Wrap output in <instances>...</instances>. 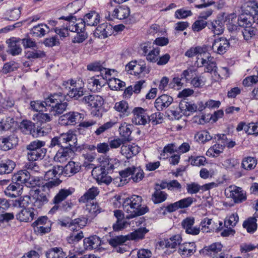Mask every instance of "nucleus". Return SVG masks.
<instances>
[{"label":"nucleus","mask_w":258,"mask_h":258,"mask_svg":"<svg viewBox=\"0 0 258 258\" xmlns=\"http://www.w3.org/2000/svg\"><path fill=\"white\" fill-rule=\"evenodd\" d=\"M118 161L115 159L106 158L101 163L99 166L93 169L92 175L94 176L99 184H109L112 181V178L108 176L107 174L118 166Z\"/></svg>","instance_id":"1"},{"label":"nucleus","mask_w":258,"mask_h":258,"mask_svg":"<svg viewBox=\"0 0 258 258\" xmlns=\"http://www.w3.org/2000/svg\"><path fill=\"white\" fill-rule=\"evenodd\" d=\"M142 201V197L137 195H133L124 200L122 206L124 211L127 214L126 219H130L144 215L148 211L147 207L141 206Z\"/></svg>","instance_id":"2"},{"label":"nucleus","mask_w":258,"mask_h":258,"mask_svg":"<svg viewBox=\"0 0 258 258\" xmlns=\"http://www.w3.org/2000/svg\"><path fill=\"white\" fill-rule=\"evenodd\" d=\"M63 100L61 93H55L45 99V104L48 106V110L54 115H59L66 110L68 106V103L63 102Z\"/></svg>","instance_id":"3"},{"label":"nucleus","mask_w":258,"mask_h":258,"mask_svg":"<svg viewBox=\"0 0 258 258\" xmlns=\"http://www.w3.org/2000/svg\"><path fill=\"white\" fill-rule=\"evenodd\" d=\"M148 232L145 228H140L126 235H118L113 236L108 240L109 244L112 247L122 245L127 240L143 239L145 234Z\"/></svg>","instance_id":"4"},{"label":"nucleus","mask_w":258,"mask_h":258,"mask_svg":"<svg viewBox=\"0 0 258 258\" xmlns=\"http://www.w3.org/2000/svg\"><path fill=\"white\" fill-rule=\"evenodd\" d=\"M61 182V180L56 178L44 183L39 177L32 176L30 175V178L28 179L25 185L28 187L33 188L32 190L40 188L43 191L48 194L51 188L58 186Z\"/></svg>","instance_id":"5"},{"label":"nucleus","mask_w":258,"mask_h":258,"mask_svg":"<svg viewBox=\"0 0 258 258\" xmlns=\"http://www.w3.org/2000/svg\"><path fill=\"white\" fill-rule=\"evenodd\" d=\"M236 19L235 14H225L218 17L217 19L212 22L210 25V29L215 35H220L223 32L224 25L226 23H230L233 19Z\"/></svg>","instance_id":"6"},{"label":"nucleus","mask_w":258,"mask_h":258,"mask_svg":"<svg viewBox=\"0 0 258 258\" xmlns=\"http://www.w3.org/2000/svg\"><path fill=\"white\" fill-rule=\"evenodd\" d=\"M77 137L73 133L68 132L62 134L59 137H55L51 139L49 147L52 148L56 146L64 147L66 144H69L70 147H75L77 145Z\"/></svg>","instance_id":"7"},{"label":"nucleus","mask_w":258,"mask_h":258,"mask_svg":"<svg viewBox=\"0 0 258 258\" xmlns=\"http://www.w3.org/2000/svg\"><path fill=\"white\" fill-rule=\"evenodd\" d=\"M87 223V219L84 217L72 220L68 217L62 220H58V224L61 227L69 228L76 232L78 231L77 228H82L86 226Z\"/></svg>","instance_id":"8"},{"label":"nucleus","mask_w":258,"mask_h":258,"mask_svg":"<svg viewBox=\"0 0 258 258\" xmlns=\"http://www.w3.org/2000/svg\"><path fill=\"white\" fill-rule=\"evenodd\" d=\"M83 114L75 111H71L61 116L59 118V123L62 125H75L83 120Z\"/></svg>","instance_id":"9"},{"label":"nucleus","mask_w":258,"mask_h":258,"mask_svg":"<svg viewBox=\"0 0 258 258\" xmlns=\"http://www.w3.org/2000/svg\"><path fill=\"white\" fill-rule=\"evenodd\" d=\"M59 20H64L67 21L66 27L71 32L82 31L85 29V24L82 19L77 20L76 18L70 15L67 17L62 16L59 18Z\"/></svg>","instance_id":"10"},{"label":"nucleus","mask_w":258,"mask_h":258,"mask_svg":"<svg viewBox=\"0 0 258 258\" xmlns=\"http://www.w3.org/2000/svg\"><path fill=\"white\" fill-rule=\"evenodd\" d=\"M222 248V245L220 243H214L210 245L205 246L202 249L203 253L205 255L210 256L212 258H227V255L220 252Z\"/></svg>","instance_id":"11"},{"label":"nucleus","mask_w":258,"mask_h":258,"mask_svg":"<svg viewBox=\"0 0 258 258\" xmlns=\"http://www.w3.org/2000/svg\"><path fill=\"white\" fill-rule=\"evenodd\" d=\"M134 116L132 122L136 125H145L149 123V115L142 107H135L132 110Z\"/></svg>","instance_id":"12"},{"label":"nucleus","mask_w":258,"mask_h":258,"mask_svg":"<svg viewBox=\"0 0 258 258\" xmlns=\"http://www.w3.org/2000/svg\"><path fill=\"white\" fill-rule=\"evenodd\" d=\"M76 147H70L69 144H66L64 147H61L58 150L54 159L56 161L63 162L67 160L68 158L74 155V149Z\"/></svg>","instance_id":"13"},{"label":"nucleus","mask_w":258,"mask_h":258,"mask_svg":"<svg viewBox=\"0 0 258 258\" xmlns=\"http://www.w3.org/2000/svg\"><path fill=\"white\" fill-rule=\"evenodd\" d=\"M230 46L228 40L223 37L215 39L212 46L213 51L219 54H223L226 52Z\"/></svg>","instance_id":"14"},{"label":"nucleus","mask_w":258,"mask_h":258,"mask_svg":"<svg viewBox=\"0 0 258 258\" xmlns=\"http://www.w3.org/2000/svg\"><path fill=\"white\" fill-rule=\"evenodd\" d=\"M41 191L42 190L40 188H36L31 190V195L35 200L34 206L38 208H41L48 202L46 195L41 193Z\"/></svg>","instance_id":"15"},{"label":"nucleus","mask_w":258,"mask_h":258,"mask_svg":"<svg viewBox=\"0 0 258 258\" xmlns=\"http://www.w3.org/2000/svg\"><path fill=\"white\" fill-rule=\"evenodd\" d=\"M82 102L92 108L98 109L103 105L104 100L100 96L90 95L84 96L82 99Z\"/></svg>","instance_id":"16"},{"label":"nucleus","mask_w":258,"mask_h":258,"mask_svg":"<svg viewBox=\"0 0 258 258\" xmlns=\"http://www.w3.org/2000/svg\"><path fill=\"white\" fill-rule=\"evenodd\" d=\"M20 39L15 37L11 38L7 40L8 45L7 52L13 56H16L22 53V49L19 44Z\"/></svg>","instance_id":"17"},{"label":"nucleus","mask_w":258,"mask_h":258,"mask_svg":"<svg viewBox=\"0 0 258 258\" xmlns=\"http://www.w3.org/2000/svg\"><path fill=\"white\" fill-rule=\"evenodd\" d=\"M172 97L167 94H163L158 97L154 103L155 107L159 111L167 108L173 102Z\"/></svg>","instance_id":"18"},{"label":"nucleus","mask_w":258,"mask_h":258,"mask_svg":"<svg viewBox=\"0 0 258 258\" xmlns=\"http://www.w3.org/2000/svg\"><path fill=\"white\" fill-rule=\"evenodd\" d=\"M195 219L193 217H187L182 220L181 225L185 232L187 234L196 235L199 234L200 231V227H194Z\"/></svg>","instance_id":"19"},{"label":"nucleus","mask_w":258,"mask_h":258,"mask_svg":"<svg viewBox=\"0 0 258 258\" xmlns=\"http://www.w3.org/2000/svg\"><path fill=\"white\" fill-rule=\"evenodd\" d=\"M182 238L180 234L172 236L170 238L164 239L159 242L161 247L174 249L177 246H180Z\"/></svg>","instance_id":"20"},{"label":"nucleus","mask_w":258,"mask_h":258,"mask_svg":"<svg viewBox=\"0 0 258 258\" xmlns=\"http://www.w3.org/2000/svg\"><path fill=\"white\" fill-rule=\"evenodd\" d=\"M107 82V80H106L102 75L93 77L88 80V87L91 90L98 91L104 86Z\"/></svg>","instance_id":"21"},{"label":"nucleus","mask_w":258,"mask_h":258,"mask_svg":"<svg viewBox=\"0 0 258 258\" xmlns=\"http://www.w3.org/2000/svg\"><path fill=\"white\" fill-rule=\"evenodd\" d=\"M81 168V165L80 163L71 161L64 167H62V174L71 177L78 173Z\"/></svg>","instance_id":"22"},{"label":"nucleus","mask_w":258,"mask_h":258,"mask_svg":"<svg viewBox=\"0 0 258 258\" xmlns=\"http://www.w3.org/2000/svg\"><path fill=\"white\" fill-rule=\"evenodd\" d=\"M17 143V139L14 135L3 136L0 138V149L8 151L14 147Z\"/></svg>","instance_id":"23"},{"label":"nucleus","mask_w":258,"mask_h":258,"mask_svg":"<svg viewBox=\"0 0 258 258\" xmlns=\"http://www.w3.org/2000/svg\"><path fill=\"white\" fill-rule=\"evenodd\" d=\"M238 132L244 130L246 133L249 135H258V122H250L246 124L245 122H240L237 127Z\"/></svg>","instance_id":"24"},{"label":"nucleus","mask_w":258,"mask_h":258,"mask_svg":"<svg viewBox=\"0 0 258 258\" xmlns=\"http://www.w3.org/2000/svg\"><path fill=\"white\" fill-rule=\"evenodd\" d=\"M34 211L33 208H23L17 214V219L21 222H30L33 220L35 215Z\"/></svg>","instance_id":"25"},{"label":"nucleus","mask_w":258,"mask_h":258,"mask_svg":"<svg viewBox=\"0 0 258 258\" xmlns=\"http://www.w3.org/2000/svg\"><path fill=\"white\" fill-rule=\"evenodd\" d=\"M230 192L229 197L232 198L236 203H241L246 200L241 188L234 186H230L228 188Z\"/></svg>","instance_id":"26"},{"label":"nucleus","mask_w":258,"mask_h":258,"mask_svg":"<svg viewBox=\"0 0 258 258\" xmlns=\"http://www.w3.org/2000/svg\"><path fill=\"white\" fill-rule=\"evenodd\" d=\"M197 109V106L185 100L181 101L178 105V110H180L182 114L186 116L190 115L191 113L196 111Z\"/></svg>","instance_id":"27"},{"label":"nucleus","mask_w":258,"mask_h":258,"mask_svg":"<svg viewBox=\"0 0 258 258\" xmlns=\"http://www.w3.org/2000/svg\"><path fill=\"white\" fill-rule=\"evenodd\" d=\"M30 173L27 170H21L13 175L12 181L22 186L23 184L25 185L28 179L30 178Z\"/></svg>","instance_id":"28"},{"label":"nucleus","mask_w":258,"mask_h":258,"mask_svg":"<svg viewBox=\"0 0 258 258\" xmlns=\"http://www.w3.org/2000/svg\"><path fill=\"white\" fill-rule=\"evenodd\" d=\"M99 193V189L97 187L92 186L79 199V202L81 203L91 202V201L98 195Z\"/></svg>","instance_id":"29"},{"label":"nucleus","mask_w":258,"mask_h":258,"mask_svg":"<svg viewBox=\"0 0 258 258\" xmlns=\"http://www.w3.org/2000/svg\"><path fill=\"white\" fill-rule=\"evenodd\" d=\"M87 69L91 71L100 72V75L104 76V78H106L108 73L114 72V70L107 69L105 68L100 61H96L88 64L87 66Z\"/></svg>","instance_id":"30"},{"label":"nucleus","mask_w":258,"mask_h":258,"mask_svg":"<svg viewBox=\"0 0 258 258\" xmlns=\"http://www.w3.org/2000/svg\"><path fill=\"white\" fill-rule=\"evenodd\" d=\"M49 27L45 24L41 23L33 27L30 33L33 36L42 37L49 32Z\"/></svg>","instance_id":"31"},{"label":"nucleus","mask_w":258,"mask_h":258,"mask_svg":"<svg viewBox=\"0 0 258 258\" xmlns=\"http://www.w3.org/2000/svg\"><path fill=\"white\" fill-rule=\"evenodd\" d=\"M112 32V26L107 23L99 25L95 31V34L101 38H105L111 35Z\"/></svg>","instance_id":"32"},{"label":"nucleus","mask_w":258,"mask_h":258,"mask_svg":"<svg viewBox=\"0 0 258 258\" xmlns=\"http://www.w3.org/2000/svg\"><path fill=\"white\" fill-rule=\"evenodd\" d=\"M114 216L116 218L117 220L115 224L113 225V228L115 231L120 230L124 228L126 222L125 221L124 219V214L119 210H116L114 211Z\"/></svg>","instance_id":"33"},{"label":"nucleus","mask_w":258,"mask_h":258,"mask_svg":"<svg viewBox=\"0 0 258 258\" xmlns=\"http://www.w3.org/2000/svg\"><path fill=\"white\" fill-rule=\"evenodd\" d=\"M73 193L70 189L62 188L59 190L52 200L53 204L61 205L65 202L67 198Z\"/></svg>","instance_id":"34"},{"label":"nucleus","mask_w":258,"mask_h":258,"mask_svg":"<svg viewBox=\"0 0 258 258\" xmlns=\"http://www.w3.org/2000/svg\"><path fill=\"white\" fill-rule=\"evenodd\" d=\"M99 14L94 12L92 11L89 13L85 15L82 21L83 22V24L85 26H96L99 21Z\"/></svg>","instance_id":"35"},{"label":"nucleus","mask_w":258,"mask_h":258,"mask_svg":"<svg viewBox=\"0 0 258 258\" xmlns=\"http://www.w3.org/2000/svg\"><path fill=\"white\" fill-rule=\"evenodd\" d=\"M101 240L97 236H93L84 239L85 248L88 249H97L101 245Z\"/></svg>","instance_id":"36"},{"label":"nucleus","mask_w":258,"mask_h":258,"mask_svg":"<svg viewBox=\"0 0 258 258\" xmlns=\"http://www.w3.org/2000/svg\"><path fill=\"white\" fill-rule=\"evenodd\" d=\"M139 152L140 148L138 146L134 145L122 146L120 150L121 153L125 155L127 158H130L133 156L136 155Z\"/></svg>","instance_id":"37"},{"label":"nucleus","mask_w":258,"mask_h":258,"mask_svg":"<svg viewBox=\"0 0 258 258\" xmlns=\"http://www.w3.org/2000/svg\"><path fill=\"white\" fill-rule=\"evenodd\" d=\"M16 166L15 163L11 160L7 159L0 162V174H9Z\"/></svg>","instance_id":"38"},{"label":"nucleus","mask_w":258,"mask_h":258,"mask_svg":"<svg viewBox=\"0 0 258 258\" xmlns=\"http://www.w3.org/2000/svg\"><path fill=\"white\" fill-rule=\"evenodd\" d=\"M62 166H54L52 169H49L45 172L44 177L46 180L51 179V180H54L56 178L59 179V177L62 174Z\"/></svg>","instance_id":"39"},{"label":"nucleus","mask_w":258,"mask_h":258,"mask_svg":"<svg viewBox=\"0 0 258 258\" xmlns=\"http://www.w3.org/2000/svg\"><path fill=\"white\" fill-rule=\"evenodd\" d=\"M46 258H67L66 252L61 247H53L45 252Z\"/></svg>","instance_id":"40"},{"label":"nucleus","mask_w":258,"mask_h":258,"mask_svg":"<svg viewBox=\"0 0 258 258\" xmlns=\"http://www.w3.org/2000/svg\"><path fill=\"white\" fill-rule=\"evenodd\" d=\"M114 108L115 110L122 114L123 116H127L132 112V109L129 107L125 101L117 102L115 104Z\"/></svg>","instance_id":"41"},{"label":"nucleus","mask_w":258,"mask_h":258,"mask_svg":"<svg viewBox=\"0 0 258 258\" xmlns=\"http://www.w3.org/2000/svg\"><path fill=\"white\" fill-rule=\"evenodd\" d=\"M196 251V245L194 242L185 243L179 246V252L182 255L189 256Z\"/></svg>","instance_id":"42"},{"label":"nucleus","mask_w":258,"mask_h":258,"mask_svg":"<svg viewBox=\"0 0 258 258\" xmlns=\"http://www.w3.org/2000/svg\"><path fill=\"white\" fill-rule=\"evenodd\" d=\"M111 72L108 73L106 76V80H107L108 84L112 89L120 90L125 86V83L118 79L111 77Z\"/></svg>","instance_id":"43"},{"label":"nucleus","mask_w":258,"mask_h":258,"mask_svg":"<svg viewBox=\"0 0 258 258\" xmlns=\"http://www.w3.org/2000/svg\"><path fill=\"white\" fill-rule=\"evenodd\" d=\"M53 204L54 205L49 211L48 213V215H52L59 210L65 212L69 211L73 207V204L70 201H65L61 205L59 204Z\"/></svg>","instance_id":"44"},{"label":"nucleus","mask_w":258,"mask_h":258,"mask_svg":"<svg viewBox=\"0 0 258 258\" xmlns=\"http://www.w3.org/2000/svg\"><path fill=\"white\" fill-rule=\"evenodd\" d=\"M240 32L242 34L244 39L249 40L252 36L258 35V28L251 24V25L243 28Z\"/></svg>","instance_id":"45"},{"label":"nucleus","mask_w":258,"mask_h":258,"mask_svg":"<svg viewBox=\"0 0 258 258\" xmlns=\"http://www.w3.org/2000/svg\"><path fill=\"white\" fill-rule=\"evenodd\" d=\"M133 127V125L127 124L126 122H123L121 124L119 127V132L121 136L123 138V140L128 141L130 140Z\"/></svg>","instance_id":"46"},{"label":"nucleus","mask_w":258,"mask_h":258,"mask_svg":"<svg viewBox=\"0 0 258 258\" xmlns=\"http://www.w3.org/2000/svg\"><path fill=\"white\" fill-rule=\"evenodd\" d=\"M130 13V10L128 7L123 6L120 7L118 9H115L112 15L114 18H116L119 20H122L126 18Z\"/></svg>","instance_id":"47"},{"label":"nucleus","mask_w":258,"mask_h":258,"mask_svg":"<svg viewBox=\"0 0 258 258\" xmlns=\"http://www.w3.org/2000/svg\"><path fill=\"white\" fill-rule=\"evenodd\" d=\"M84 4V0H76L69 4L67 6V10L70 14L74 15L82 8Z\"/></svg>","instance_id":"48"},{"label":"nucleus","mask_w":258,"mask_h":258,"mask_svg":"<svg viewBox=\"0 0 258 258\" xmlns=\"http://www.w3.org/2000/svg\"><path fill=\"white\" fill-rule=\"evenodd\" d=\"M257 220L255 217H250L243 223V226L249 233H253L257 229Z\"/></svg>","instance_id":"49"},{"label":"nucleus","mask_w":258,"mask_h":258,"mask_svg":"<svg viewBox=\"0 0 258 258\" xmlns=\"http://www.w3.org/2000/svg\"><path fill=\"white\" fill-rule=\"evenodd\" d=\"M205 67V72L210 73H214L216 75L217 73L218 68L214 57L207 60L205 65L201 64L199 67Z\"/></svg>","instance_id":"50"},{"label":"nucleus","mask_w":258,"mask_h":258,"mask_svg":"<svg viewBox=\"0 0 258 258\" xmlns=\"http://www.w3.org/2000/svg\"><path fill=\"white\" fill-rule=\"evenodd\" d=\"M199 49L197 59L198 60H201V64L205 65V62L207 61V60L210 59L212 57L208 51L206 47H200Z\"/></svg>","instance_id":"51"},{"label":"nucleus","mask_w":258,"mask_h":258,"mask_svg":"<svg viewBox=\"0 0 258 258\" xmlns=\"http://www.w3.org/2000/svg\"><path fill=\"white\" fill-rule=\"evenodd\" d=\"M46 150H39L33 152H27V158L29 161H35L42 159L45 155Z\"/></svg>","instance_id":"52"},{"label":"nucleus","mask_w":258,"mask_h":258,"mask_svg":"<svg viewBox=\"0 0 258 258\" xmlns=\"http://www.w3.org/2000/svg\"><path fill=\"white\" fill-rule=\"evenodd\" d=\"M45 142L39 141V140H35L34 141L31 142L26 147V150L27 152H33L35 151H38L39 150H46L43 147L45 146Z\"/></svg>","instance_id":"53"},{"label":"nucleus","mask_w":258,"mask_h":258,"mask_svg":"<svg viewBox=\"0 0 258 258\" xmlns=\"http://www.w3.org/2000/svg\"><path fill=\"white\" fill-rule=\"evenodd\" d=\"M224 148V145L220 143L215 144L210 147L206 152V155L208 156L215 157L218 156L221 153H222Z\"/></svg>","instance_id":"54"},{"label":"nucleus","mask_w":258,"mask_h":258,"mask_svg":"<svg viewBox=\"0 0 258 258\" xmlns=\"http://www.w3.org/2000/svg\"><path fill=\"white\" fill-rule=\"evenodd\" d=\"M167 198V194L163 191L159 189H156L152 195V200L154 203L158 204L165 201Z\"/></svg>","instance_id":"55"},{"label":"nucleus","mask_w":258,"mask_h":258,"mask_svg":"<svg viewBox=\"0 0 258 258\" xmlns=\"http://www.w3.org/2000/svg\"><path fill=\"white\" fill-rule=\"evenodd\" d=\"M132 173L128 179H132L134 182H138L144 177V173L140 167L132 166Z\"/></svg>","instance_id":"56"},{"label":"nucleus","mask_w":258,"mask_h":258,"mask_svg":"<svg viewBox=\"0 0 258 258\" xmlns=\"http://www.w3.org/2000/svg\"><path fill=\"white\" fill-rule=\"evenodd\" d=\"M132 166L127 167L125 168L124 170H121L119 172V177H117L115 179L116 180H119L120 183L118 184L119 186L123 185L125 182H127L126 181L127 179L126 178L131 176L132 173Z\"/></svg>","instance_id":"57"},{"label":"nucleus","mask_w":258,"mask_h":258,"mask_svg":"<svg viewBox=\"0 0 258 258\" xmlns=\"http://www.w3.org/2000/svg\"><path fill=\"white\" fill-rule=\"evenodd\" d=\"M115 124V122L112 121H108L100 125L97 123V125L95 126L96 130L94 131V133L96 136H99L104 133L106 130L112 127Z\"/></svg>","instance_id":"58"},{"label":"nucleus","mask_w":258,"mask_h":258,"mask_svg":"<svg viewBox=\"0 0 258 258\" xmlns=\"http://www.w3.org/2000/svg\"><path fill=\"white\" fill-rule=\"evenodd\" d=\"M257 164L256 160L251 157H247L243 159L241 167L243 169L248 170L253 169Z\"/></svg>","instance_id":"59"},{"label":"nucleus","mask_w":258,"mask_h":258,"mask_svg":"<svg viewBox=\"0 0 258 258\" xmlns=\"http://www.w3.org/2000/svg\"><path fill=\"white\" fill-rule=\"evenodd\" d=\"M20 128L25 134H32V131L35 132L34 124L30 121L23 120L21 123Z\"/></svg>","instance_id":"60"},{"label":"nucleus","mask_w":258,"mask_h":258,"mask_svg":"<svg viewBox=\"0 0 258 258\" xmlns=\"http://www.w3.org/2000/svg\"><path fill=\"white\" fill-rule=\"evenodd\" d=\"M86 211L89 213L88 216L90 217H95L98 213L100 212V209L97 203L89 202L86 205Z\"/></svg>","instance_id":"61"},{"label":"nucleus","mask_w":258,"mask_h":258,"mask_svg":"<svg viewBox=\"0 0 258 258\" xmlns=\"http://www.w3.org/2000/svg\"><path fill=\"white\" fill-rule=\"evenodd\" d=\"M195 139L198 142L205 143L212 139L210 134L206 131L198 132L195 136Z\"/></svg>","instance_id":"62"},{"label":"nucleus","mask_w":258,"mask_h":258,"mask_svg":"<svg viewBox=\"0 0 258 258\" xmlns=\"http://www.w3.org/2000/svg\"><path fill=\"white\" fill-rule=\"evenodd\" d=\"M30 106L32 110L37 112L47 111L48 106H46L45 104V101L41 102L40 101H33L30 103Z\"/></svg>","instance_id":"63"},{"label":"nucleus","mask_w":258,"mask_h":258,"mask_svg":"<svg viewBox=\"0 0 258 258\" xmlns=\"http://www.w3.org/2000/svg\"><path fill=\"white\" fill-rule=\"evenodd\" d=\"M206 79L204 76L198 75L197 73L191 81L190 84L196 88H200L204 86Z\"/></svg>","instance_id":"64"}]
</instances>
